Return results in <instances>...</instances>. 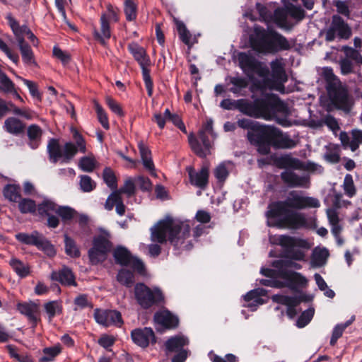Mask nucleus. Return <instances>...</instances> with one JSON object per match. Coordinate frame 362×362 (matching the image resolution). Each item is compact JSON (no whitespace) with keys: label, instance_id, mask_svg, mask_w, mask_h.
Masks as SVG:
<instances>
[{"label":"nucleus","instance_id":"1","mask_svg":"<svg viewBox=\"0 0 362 362\" xmlns=\"http://www.w3.org/2000/svg\"><path fill=\"white\" fill-rule=\"evenodd\" d=\"M320 206L317 199L306 196L303 191L291 190L284 200L269 204L265 215L269 221H276L278 226L298 229L305 227L307 221L304 214L297 212L296 210L318 208Z\"/></svg>","mask_w":362,"mask_h":362},{"label":"nucleus","instance_id":"2","mask_svg":"<svg viewBox=\"0 0 362 362\" xmlns=\"http://www.w3.org/2000/svg\"><path fill=\"white\" fill-rule=\"evenodd\" d=\"M235 106L246 115L266 120L274 119L284 127L291 125V122L286 117H278V114L286 116L289 111L287 105L277 98L267 95L255 99L253 102L224 99L220 103V107L225 110H231Z\"/></svg>","mask_w":362,"mask_h":362},{"label":"nucleus","instance_id":"3","mask_svg":"<svg viewBox=\"0 0 362 362\" xmlns=\"http://www.w3.org/2000/svg\"><path fill=\"white\" fill-rule=\"evenodd\" d=\"M190 228L189 221H181L167 218L151 228V240L160 244L168 240L179 252L189 250L193 247L192 240L189 239Z\"/></svg>","mask_w":362,"mask_h":362},{"label":"nucleus","instance_id":"4","mask_svg":"<svg viewBox=\"0 0 362 362\" xmlns=\"http://www.w3.org/2000/svg\"><path fill=\"white\" fill-rule=\"evenodd\" d=\"M249 141L257 146L262 155L269 153L272 146L276 149H287L293 148L297 144L288 134L269 125L260 128L258 134H250Z\"/></svg>","mask_w":362,"mask_h":362},{"label":"nucleus","instance_id":"5","mask_svg":"<svg viewBox=\"0 0 362 362\" xmlns=\"http://www.w3.org/2000/svg\"><path fill=\"white\" fill-rule=\"evenodd\" d=\"M250 42L255 51L262 54H275L289 50L295 43L275 30H266L257 25L254 26L253 33L250 36Z\"/></svg>","mask_w":362,"mask_h":362},{"label":"nucleus","instance_id":"6","mask_svg":"<svg viewBox=\"0 0 362 362\" xmlns=\"http://www.w3.org/2000/svg\"><path fill=\"white\" fill-rule=\"evenodd\" d=\"M321 76L326 81V89L334 105L338 109L349 112L354 102L346 86L334 74L330 67L322 68Z\"/></svg>","mask_w":362,"mask_h":362},{"label":"nucleus","instance_id":"7","mask_svg":"<svg viewBox=\"0 0 362 362\" xmlns=\"http://www.w3.org/2000/svg\"><path fill=\"white\" fill-rule=\"evenodd\" d=\"M71 132L76 144L66 142L63 148L60 146L58 141L51 139L47 145V151L50 160L56 163L60 158L62 163H69L77 153L78 151L86 153V141L82 135L76 129L72 128Z\"/></svg>","mask_w":362,"mask_h":362},{"label":"nucleus","instance_id":"8","mask_svg":"<svg viewBox=\"0 0 362 362\" xmlns=\"http://www.w3.org/2000/svg\"><path fill=\"white\" fill-rule=\"evenodd\" d=\"M260 282L267 286L278 288L287 287L291 290L296 291L299 288L306 286L308 280L300 273L293 271H283L282 273H276L270 279H262Z\"/></svg>","mask_w":362,"mask_h":362},{"label":"nucleus","instance_id":"9","mask_svg":"<svg viewBox=\"0 0 362 362\" xmlns=\"http://www.w3.org/2000/svg\"><path fill=\"white\" fill-rule=\"evenodd\" d=\"M206 133L216 136L213 129V120L208 119L203 127L199 131L198 137L192 134L188 136L189 144L194 153L201 158H205L211 153L212 144L209 141Z\"/></svg>","mask_w":362,"mask_h":362},{"label":"nucleus","instance_id":"10","mask_svg":"<svg viewBox=\"0 0 362 362\" xmlns=\"http://www.w3.org/2000/svg\"><path fill=\"white\" fill-rule=\"evenodd\" d=\"M276 241L284 249L288 257L297 261L304 260L305 250L311 247L307 240L286 235L278 236Z\"/></svg>","mask_w":362,"mask_h":362},{"label":"nucleus","instance_id":"11","mask_svg":"<svg viewBox=\"0 0 362 362\" xmlns=\"http://www.w3.org/2000/svg\"><path fill=\"white\" fill-rule=\"evenodd\" d=\"M134 296L138 304L144 309L150 308L163 300V293L159 288H151L143 283L135 285Z\"/></svg>","mask_w":362,"mask_h":362},{"label":"nucleus","instance_id":"12","mask_svg":"<svg viewBox=\"0 0 362 362\" xmlns=\"http://www.w3.org/2000/svg\"><path fill=\"white\" fill-rule=\"evenodd\" d=\"M105 236L103 235H98L93 238V247L88 251V257L92 264H98L107 258L112 245L108 240L110 234L105 233Z\"/></svg>","mask_w":362,"mask_h":362},{"label":"nucleus","instance_id":"13","mask_svg":"<svg viewBox=\"0 0 362 362\" xmlns=\"http://www.w3.org/2000/svg\"><path fill=\"white\" fill-rule=\"evenodd\" d=\"M277 164L280 168L299 169L316 174H322L324 171V168L320 165L311 161L302 162L298 158H293L289 154L279 157L277 160Z\"/></svg>","mask_w":362,"mask_h":362},{"label":"nucleus","instance_id":"14","mask_svg":"<svg viewBox=\"0 0 362 362\" xmlns=\"http://www.w3.org/2000/svg\"><path fill=\"white\" fill-rule=\"evenodd\" d=\"M351 35V31L343 18L337 15L332 17L329 28L326 31V40L331 42L336 37L339 39H348Z\"/></svg>","mask_w":362,"mask_h":362},{"label":"nucleus","instance_id":"15","mask_svg":"<svg viewBox=\"0 0 362 362\" xmlns=\"http://www.w3.org/2000/svg\"><path fill=\"white\" fill-rule=\"evenodd\" d=\"M113 255L117 263L121 265L129 266L140 274L144 272V265L142 261L132 256L129 251L124 247H117L114 250Z\"/></svg>","mask_w":362,"mask_h":362},{"label":"nucleus","instance_id":"16","mask_svg":"<svg viewBox=\"0 0 362 362\" xmlns=\"http://www.w3.org/2000/svg\"><path fill=\"white\" fill-rule=\"evenodd\" d=\"M272 76L275 81L274 88L281 93H285L284 84L288 81L285 64L282 58H276L270 63Z\"/></svg>","mask_w":362,"mask_h":362},{"label":"nucleus","instance_id":"17","mask_svg":"<svg viewBox=\"0 0 362 362\" xmlns=\"http://www.w3.org/2000/svg\"><path fill=\"white\" fill-rule=\"evenodd\" d=\"M94 318L98 324L105 327L110 325L121 327L123 324L121 313L114 310L97 308L94 310Z\"/></svg>","mask_w":362,"mask_h":362},{"label":"nucleus","instance_id":"18","mask_svg":"<svg viewBox=\"0 0 362 362\" xmlns=\"http://www.w3.org/2000/svg\"><path fill=\"white\" fill-rule=\"evenodd\" d=\"M281 173L282 181L289 187L309 188L310 177L308 175H298L293 168H284Z\"/></svg>","mask_w":362,"mask_h":362},{"label":"nucleus","instance_id":"19","mask_svg":"<svg viewBox=\"0 0 362 362\" xmlns=\"http://www.w3.org/2000/svg\"><path fill=\"white\" fill-rule=\"evenodd\" d=\"M131 337L133 342L141 348L156 342L155 333L151 327L134 329L131 332Z\"/></svg>","mask_w":362,"mask_h":362},{"label":"nucleus","instance_id":"20","mask_svg":"<svg viewBox=\"0 0 362 362\" xmlns=\"http://www.w3.org/2000/svg\"><path fill=\"white\" fill-rule=\"evenodd\" d=\"M274 269L262 268L261 274L268 276L273 277L276 273H282L283 271H291L290 268L295 269H300L301 265L298 263L294 262L291 259H279L274 261L272 263Z\"/></svg>","mask_w":362,"mask_h":362},{"label":"nucleus","instance_id":"21","mask_svg":"<svg viewBox=\"0 0 362 362\" xmlns=\"http://www.w3.org/2000/svg\"><path fill=\"white\" fill-rule=\"evenodd\" d=\"M339 139L344 148H349L354 152L362 144V130L352 129L350 134L346 132H341L339 134Z\"/></svg>","mask_w":362,"mask_h":362},{"label":"nucleus","instance_id":"22","mask_svg":"<svg viewBox=\"0 0 362 362\" xmlns=\"http://www.w3.org/2000/svg\"><path fill=\"white\" fill-rule=\"evenodd\" d=\"M272 299L274 302L286 306V313L290 318H293L297 315L298 311L296 307L304 300L302 296H288L281 294L274 295Z\"/></svg>","mask_w":362,"mask_h":362},{"label":"nucleus","instance_id":"23","mask_svg":"<svg viewBox=\"0 0 362 362\" xmlns=\"http://www.w3.org/2000/svg\"><path fill=\"white\" fill-rule=\"evenodd\" d=\"M187 172L190 183L202 189H205L209 182V167L203 166L198 172L195 171L192 167L187 168Z\"/></svg>","mask_w":362,"mask_h":362},{"label":"nucleus","instance_id":"24","mask_svg":"<svg viewBox=\"0 0 362 362\" xmlns=\"http://www.w3.org/2000/svg\"><path fill=\"white\" fill-rule=\"evenodd\" d=\"M327 216L331 226V232L335 238L337 245L341 246L344 244V240L340 235L342 226L340 223L338 212L334 209H328L327 210Z\"/></svg>","mask_w":362,"mask_h":362},{"label":"nucleus","instance_id":"25","mask_svg":"<svg viewBox=\"0 0 362 362\" xmlns=\"http://www.w3.org/2000/svg\"><path fill=\"white\" fill-rule=\"evenodd\" d=\"M153 320L156 325L164 329L175 328L178 325V318L168 310H161L156 313Z\"/></svg>","mask_w":362,"mask_h":362},{"label":"nucleus","instance_id":"26","mask_svg":"<svg viewBox=\"0 0 362 362\" xmlns=\"http://www.w3.org/2000/svg\"><path fill=\"white\" fill-rule=\"evenodd\" d=\"M266 295L267 291L262 288H255L247 292L244 296V300L248 303L245 306L252 311L256 310L257 306L264 303L262 297Z\"/></svg>","mask_w":362,"mask_h":362},{"label":"nucleus","instance_id":"27","mask_svg":"<svg viewBox=\"0 0 362 362\" xmlns=\"http://www.w3.org/2000/svg\"><path fill=\"white\" fill-rule=\"evenodd\" d=\"M51 279L60 282L64 286H76L75 276L72 271L67 267H63L59 271L52 272Z\"/></svg>","mask_w":362,"mask_h":362},{"label":"nucleus","instance_id":"28","mask_svg":"<svg viewBox=\"0 0 362 362\" xmlns=\"http://www.w3.org/2000/svg\"><path fill=\"white\" fill-rule=\"evenodd\" d=\"M100 29H93V36L95 40L101 45H105L107 41L111 37V28L109 22L106 21L105 16H101L100 19Z\"/></svg>","mask_w":362,"mask_h":362},{"label":"nucleus","instance_id":"29","mask_svg":"<svg viewBox=\"0 0 362 362\" xmlns=\"http://www.w3.org/2000/svg\"><path fill=\"white\" fill-rule=\"evenodd\" d=\"M189 344V339L183 334H177L169 338L165 342L166 352H175L185 349V347Z\"/></svg>","mask_w":362,"mask_h":362},{"label":"nucleus","instance_id":"30","mask_svg":"<svg viewBox=\"0 0 362 362\" xmlns=\"http://www.w3.org/2000/svg\"><path fill=\"white\" fill-rule=\"evenodd\" d=\"M128 50L140 66H149L150 59L144 47L136 42L129 44Z\"/></svg>","mask_w":362,"mask_h":362},{"label":"nucleus","instance_id":"31","mask_svg":"<svg viewBox=\"0 0 362 362\" xmlns=\"http://www.w3.org/2000/svg\"><path fill=\"white\" fill-rule=\"evenodd\" d=\"M17 310L22 314L25 315L28 320L33 324V327L36 326L38 321L37 313L38 307L35 303H19L17 305Z\"/></svg>","mask_w":362,"mask_h":362},{"label":"nucleus","instance_id":"32","mask_svg":"<svg viewBox=\"0 0 362 362\" xmlns=\"http://www.w3.org/2000/svg\"><path fill=\"white\" fill-rule=\"evenodd\" d=\"M238 60L240 67L248 76L252 74V70L257 67V61L252 56L245 52H240L238 54Z\"/></svg>","mask_w":362,"mask_h":362},{"label":"nucleus","instance_id":"33","mask_svg":"<svg viewBox=\"0 0 362 362\" xmlns=\"http://www.w3.org/2000/svg\"><path fill=\"white\" fill-rule=\"evenodd\" d=\"M43 238L44 236L36 230L30 234L19 233L16 235V238L19 242L25 245L36 246L37 248Z\"/></svg>","mask_w":362,"mask_h":362},{"label":"nucleus","instance_id":"34","mask_svg":"<svg viewBox=\"0 0 362 362\" xmlns=\"http://www.w3.org/2000/svg\"><path fill=\"white\" fill-rule=\"evenodd\" d=\"M289 16L288 9L278 8L272 13V20L279 28L288 29L291 23L288 20Z\"/></svg>","mask_w":362,"mask_h":362},{"label":"nucleus","instance_id":"35","mask_svg":"<svg viewBox=\"0 0 362 362\" xmlns=\"http://www.w3.org/2000/svg\"><path fill=\"white\" fill-rule=\"evenodd\" d=\"M139 149L144 167L153 175H155V166L151 158V152L144 144H139Z\"/></svg>","mask_w":362,"mask_h":362},{"label":"nucleus","instance_id":"36","mask_svg":"<svg viewBox=\"0 0 362 362\" xmlns=\"http://www.w3.org/2000/svg\"><path fill=\"white\" fill-rule=\"evenodd\" d=\"M329 255V251L325 247H315L311 256V264L314 267H320L326 264Z\"/></svg>","mask_w":362,"mask_h":362},{"label":"nucleus","instance_id":"37","mask_svg":"<svg viewBox=\"0 0 362 362\" xmlns=\"http://www.w3.org/2000/svg\"><path fill=\"white\" fill-rule=\"evenodd\" d=\"M9 265L16 274L21 278L28 276L30 273V268L28 264L13 257L9 261Z\"/></svg>","mask_w":362,"mask_h":362},{"label":"nucleus","instance_id":"38","mask_svg":"<svg viewBox=\"0 0 362 362\" xmlns=\"http://www.w3.org/2000/svg\"><path fill=\"white\" fill-rule=\"evenodd\" d=\"M42 136V129L41 128L36 125L32 124L28 128V136L30 139L29 146L33 149L37 148L41 140Z\"/></svg>","mask_w":362,"mask_h":362},{"label":"nucleus","instance_id":"39","mask_svg":"<svg viewBox=\"0 0 362 362\" xmlns=\"http://www.w3.org/2000/svg\"><path fill=\"white\" fill-rule=\"evenodd\" d=\"M44 308L49 322L52 321L56 315H60L63 309L62 302L59 300H52L45 303Z\"/></svg>","mask_w":362,"mask_h":362},{"label":"nucleus","instance_id":"40","mask_svg":"<svg viewBox=\"0 0 362 362\" xmlns=\"http://www.w3.org/2000/svg\"><path fill=\"white\" fill-rule=\"evenodd\" d=\"M4 127L8 132L18 134L23 132L25 126L19 119L15 117H8L5 120Z\"/></svg>","mask_w":362,"mask_h":362},{"label":"nucleus","instance_id":"41","mask_svg":"<svg viewBox=\"0 0 362 362\" xmlns=\"http://www.w3.org/2000/svg\"><path fill=\"white\" fill-rule=\"evenodd\" d=\"M237 124L242 129L252 130V132H248L247 137L249 138L250 134H258L260 128L266 127V125L259 124L257 122H254L250 119H240L237 122Z\"/></svg>","mask_w":362,"mask_h":362},{"label":"nucleus","instance_id":"42","mask_svg":"<svg viewBox=\"0 0 362 362\" xmlns=\"http://www.w3.org/2000/svg\"><path fill=\"white\" fill-rule=\"evenodd\" d=\"M230 82L233 85L230 88V91L235 95L240 94L241 90L245 88L248 85L247 80L245 78L240 76L231 77Z\"/></svg>","mask_w":362,"mask_h":362},{"label":"nucleus","instance_id":"43","mask_svg":"<svg viewBox=\"0 0 362 362\" xmlns=\"http://www.w3.org/2000/svg\"><path fill=\"white\" fill-rule=\"evenodd\" d=\"M65 252L67 255L71 257H78L80 256V251L75 241L67 235H64Z\"/></svg>","mask_w":362,"mask_h":362},{"label":"nucleus","instance_id":"44","mask_svg":"<svg viewBox=\"0 0 362 362\" xmlns=\"http://www.w3.org/2000/svg\"><path fill=\"white\" fill-rule=\"evenodd\" d=\"M20 51L23 63L28 66H37L34 53L30 45L20 47Z\"/></svg>","mask_w":362,"mask_h":362},{"label":"nucleus","instance_id":"45","mask_svg":"<svg viewBox=\"0 0 362 362\" xmlns=\"http://www.w3.org/2000/svg\"><path fill=\"white\" fill-rule=\"evenodd\" d=\"M57 206L53 202L49 199H45L42 204L38 205L37 210L40 215L49 216L52 212H57Z\"/></svg>","mask_w":362,"mask_h":362},{"label":"nucleus","instance_id":"46","mask_svg":"<svg viewBox=\"0 0 362 362\" xmlns=\"http://www.w3.org/2000/svg\"><path fill=\"white\" fill-rule=\"evenodd\" d=\"M117 279L120 284L126 286L127 287L132 286L134 281L133 273L124 269L119 271L117 276Z\"/></svg>","mask_w":362,"mask_h":362},{"label":"nucleus","instance_id":"47","mask_svg":"<svg viewBox=\"0 0 362 362\" xmlns=\"http://www.w3.org/2000/svg\"><path fill=\"white\" fill-rule=\"evenodd\" d=\"M9 104L11 107V112L16 115L23 117L26 119H32L35 115V112L29 108L21 109L16 107L12 102H9Z\"/></svg>","mask_w":362,"mask_h":362},{"label":"nucleus","instance_id":"48","mask_svg":"<svg viewBox=\"0 0 362 362\" xmlns=\"http://www.w3.org/2000/svg\"><path fill=\"white\" fill-rule=\"evenodd\" d=\"M61 352L59 346H52L45 348L43 350L44 355L40 358V362H49L54 360V358Z\"/></svg>","mask_w":362,"mask_h":362},{"label":"nucleus","instance_id":"49","mask_svg":"<svg viewBox=\"0 0 362 362\" xmlns=\"http://www.w3.org/2000/svg\"><path fill=\"white\" fill-rule=\"evenodd\" d=\"M20 187L14 185H7L4 189V195L11 202H17L19 195Z\"/></svg>","mask_w":362,"mask_h":362},{"label":"nucleus","instance_id":"50","mask_svg":"<svg viewBox=\"0 0 362 362\" xmlns=\"http://www.w3.org/2000/svg\"><path fill=\"white\" fill-rule=\"evenodd\" d=\"M229 163V162H223L215 168L214 175L218 182H223L228 177L229 172L226 165Z\"/></svg>","mask_w":362,"mask_h":362},{"label":"nucleus","instance_id":"51","mask_svg":"<svg viewBox=\"0 0 362 362\" xmlns=\"http://www.w3.org/2000/svg\"><path fill=\"white\" fill-rule=\"evenodd\" d=\"M343 189L349 197H352L356 194V188L354 184L353 177L350 174H346L344 179Z\"/></svg>","mask_w":362,"mask_h":362},{"label":"nucleus","instance_id":"52","mask_svg":"<svg viewBox=\"0 0 362 362\" xmlns=\"http://www.w3.org/2000/svg\"><path fill=\"white\" fill-rule=\"evenodd\" d=\"M148 66H140L142 71L143 80L146 88L147 90L148 95L151 96L153 94V83L151 78L150 71L148 69Z\"/></svg>","mask_w":362,"mask_h":362},{"label":"nucleus","instance_id":"53","mask_svg":"<svg viewBox=\"0 0 362 362\" xmlns=\"http://www.w3.org/2000/svg\"><path fill=\"white\" fill-rule=\"evenodd\" d=\"M314 315V309L308 308L303 312L296 321V326L299 328L305 327L312 320Z\"/></svg>","mask_w":362,"mask_h":362},{"label":"nucleus","instance_id":"54","mask_svg":"<svg viewBox=\"0 0 362 362\" xmlns=\"http://www.w3.org/2000/svg\"><path fill=\"white\" fill-rule=\"evenodd\" d=\"M124 13L129 21H134L136 18V6L132 0H126L124 2Z\"/></svg>","mask_w":362,"mask_h":362},{"label":"nucleus","instance_id":"55","mask_svg":"<svg viewBox=\"0 0 362 362\" xmlns=\"http://www.w3.org/2000/svg\"><path fill=\"white\" fill-rule=\"evenodd\" d=\"M103 177L104 182L111 189H116L117 179L113 171L110 168H105L103 170Z\"/></svg>","mask_w":362,"mask_h":362},{"label":"nucleus","instance_id":"56","mask_svg":"<svg viewBox=\"0 0 362 362\" xmlns=\"http://www.w3.org/2000/svg\"><path fill=\"white\" fill-rule=\"evenodd\" d=\"M80 187L83 192H90L95 187V182L88 175H81L80 177Z\"/></svg>","mask_w":362,"mask_h":362},{"label":"nucleus","instance_id":"57","mask_svg":"<svg viewBox=\"0 0 362 362\" xmlns=\"http://www.w3.org/2000/svg\"><path fill=\"white\" fill-rule=\"evenodd\" d=\"M21 212L23 214L33 213L36 209L35 202L30 199H22L18 204Z\"/></svg>","mask_w":362,"mask_h":362},{"label":"nucleus","instance_id":"58","mask_svg":"<svg viewBox=\"0 0 362 362\" xmlns=\"http://www.w3.org/2000/svg\"><path fill=\"white\" fill-rule=\"evenodd\" d=\"M256 8L259 14V18L262 21L267 23L272 22V13L269 11L266 6L260 3L256 4Z\"/></svg>","mask_w":362,"mask_h":362},{"label":"nucleus","instance_id":"59","mask_svg":"<svg viewBox=\"0 0 362 362\" xmlns=\"http://www.w3.org/2000/svg\"><path fill=\"white\" fill-rule=\"evenodd\" d=\"M177 28L180 40L185 44L189 45L191 39V34L182 22L177 23Z\"/></svg>","mask_w":362,"mask_h":362},{"label":"nucleus","instance_id":"60","mask_svg":"<svg viewBox=\"0 0 362 362\" xmlns=\"http://www.w3.org/2000/svg\"><path fill=\"white\" fill-rule=\"evenodd\" d=\"M16 77L18 79L21 80L23 82V83L28 87L30 95L33 98H36L40 100H41V95L38 90L37 85L34 82H33L32 81L23 78L19 76H16Z\"/></svg>","mask_w":362,"mask_h":362},{"label":"nucleus","instance_id":"61","mask_svg":"<svg viewBox=\"0 0 362 362\" xmlns=\"http://www.w3.org/2000/svg\"><path fill=\"white\" fill-rule=\"evenodd\" d=\"M95 110L97 112L98 118L103 126V127L105 129H108L110 128L109 121L107 115L103 108L98 103L95 104Z\"/></svg>","mask_w":362,"mask_h":362},{"label":"nucleus","instance_id":"62","mask_svg":"<svg viewBox=\"0 0 362 362\" xmlns=\"http://www.w3.org/2000/svg\"><path fill=\"white\" fill-rule=\"evenodd\" d=\"M57 214L61 216L64 221H69L75 216L76 212L71 207L59 206Z\"/></svg>","mask_w":362,"mask_h":362},{"label":"nucleus","instance_id":"63","mask_svg":"<svg viewBox=\"0 0 362 362\" xmlns=\"http://www.w3.org/2000/svg\"><path fill=\"white\" fill-rule=\"evenodd\" d=\"M74 304L76 306L74 310H77L78 308L83 309L85 308H93V305L88 299V296L86 294H81L75 298Z\"/></svg>","mask_w":362,"mask_h":362},{"label":"nucleus","instance_id":"64","mask_svg":"<svg viewBox=\"0 0 362 362\" xmlns=\"http://www.w3.org/2000/svg\"><path fill=\"white\" fill-rule=\"evenodd\" d=\"M78 166L83 171L92 172L95 168V162L93 158L85 156L80 159Z\"/></svg>","mask_w":362,"mask_h":362}]
</instances>
